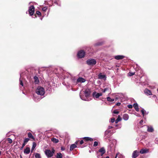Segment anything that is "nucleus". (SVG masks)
<instances>
[{
    "mask_svg": "<svg viewBox=\"0 0 158 158\" xmlns=\"http://www.w3.org/2000/svg\"><path fill=\"white\" fill-rule=\"evenodd\" d=\"M143 120H141L140 122H139V123L140 124H142V123H143Z\"/></svg>",
    "mask_w": 158,
    "mask_h": 158,
    "instance_id": "49",
    "label": "nucleus"
},
{
    "mask_svg": "<svg viewBox=\"0 0 158 158\" xmlns=\"http://www.w3.org/2000/svg\"><path fill=\"white\" fill-rule=\"evenodd\" d=\"M56 158H62V155L60 153H58L57 154Z\"/></svg>",
    "mask_w": 158,
    "mask_h": 158,
    "instance_id": "27",
    "label": "nucleus"
},
{
    "mask_svg": "<svg viewBox=\"0 0 158 158\" xmlns=\"http://www.w3.org/2000/svg\"><path fill=\"white\" fill-rule=\"evenodd\" d=\"M117 156H118V155H116L115 158H117Z\"/></svg>",
    "mask_w": 158,
    "mask_h": 158,
    "instance_id": "53",
    "label": "nucleus"
},
{
    "mask_svg": "<svg viewBox=\"0 0 158 158\" xmlns=\"http://www.w3.org/2000/svg\"><path fill=\"white\" fill-rule=\"evenodd\" d=\"M124 57V56L121 55H118L115 56L114 58L117 60H120L123 59Z\"/></svg>",
    "mask_w": 158,
    "mask_h": 158,
    "instance_id": "17",
    "label": "nucleus"
},
{
    "mask_svg": "<svg viewBox=\"0 0 158 158\" xmlns=\"http://www.w3.org/2000/svg\"><path fill=\"white\" fill-rule=\"evenodd\" d=\"M85 143V141H84H84L82 139L80 142V144H82L84 143L86 144V143Z\"/></svg>",
    "mask_w": 158,
    "mask_h": 158,
    "instance_id": "37",
    "label": "nucleus"
},
{
    "mask_svg": "<svg viewBox=\"0 0 158 158\" xmlns=\"http://www.w3.org/2000/svg\"><path fill=\"white\" fill-rule=\"evenodd\" d=\"M113 128V127L112 126H109L108 127V129H111V128Z\"/></svg>",
    "mask_w": 158,
    "mask_h": 158,
    "instance_id": "46",
    "label": "nucleus"
},
{
    "mask_svg": "<svg viewBox=\"0 0 158 158\" xmlns=\"http://www.w3.org/2000/svg\"><path fill=\"white\" fill-rule=\"evenodd\" d=\"M83 139L84 141H85L86 142V141H92L93 140V139L89 137H84L83 138Z\"/></svg>",
    "mask_w": 158,
    "mask_h": 158,
    "instance_id": "12",
    "label": "nucleus"
},
{
    "mask_svg": "<svg viewBox=\"0 0 158 158\" xmlns=\"http://www.w3.org/2000/svg\"><path fill=\"white\" fill-rule=\"evenodd\" d=\"M113 113L114 114H118L119 113V112L117 110H114L113 111Z\"/></svg>",
    "mask_w": 158,
    "mask_h": 158,
    "instance_id": "42",
    "label": "nucleus"
},
{
    "mask_svg": "<svg viewBox=\"0 0 158 158\" xmlns=\"http://www.w3.org/2000/svg\"><path fill=\"white\" fill-rule=\"evenodd\" d=\"M102 93H98L96 91L94 92L92 94L93 97L94 99L98 98L102 96Z\"/></svg>",
    "mask_w": 158,
    "mask_h": 158,
    "instance_id": "4",
    "label": "nucleus"
},
{
    "mask_svg": "<svg viewBox=\"0 0 158 158\" xmlns=\"http://www.w3.org/2000/svg\"><path fill=\"white\" fill-rule=\"evenodd\" d=\"M30 148H27L24 150V153L28 154L30 152Z\"/></svg>",
    "mask_w": 158,
    "mask_h": 158,
    "instance_id": "20",
    "label": "nucleus"
},
{
    "mask_svg": "<svg viewBox=\"0 0 158 158\" xmlns=\"http://www.w3.org/2000/svg\"><path fill=\"white\" fill-rule=\"evenodd\" d=\"M36 13L38 15H41V13L39 11H37L36 12Z\"/></svg>",
    "mask_w": 158,
    "mask_h": 158,
    "instance_id": "43",
    "label": "nucleus"
},
{
    "mask_svg": "<svg viewBox=\"0 0 158 158\" xmlns=\"http://www.w3.org/2000/svg\"><path fill=\"white\" fill-rule=\"evenodd\" d=\"M98 152L100 153V156H102L105 153L106 150L104 147H102L99 149Z\"/></svg>",
    "mask_w": 158,
    "mask_h": 158,
    "instance_id": "7",
    "label": "nucleus"
},
{
    "mask_svg": "<svg viewBox=\"0 0 158 158\" xmlns=\"http://www.w3.org/2000/svg\"><path fill=\"white\" fill-rule=\"evenodd\" d=\"M55 150L53 148H52V150H46L44 151L45 153L48 158H50L52 157L54 154Z\"/></svg>",
    "mask_w": 158,
    "mask_h": 158,
    "instance_id": "2",
    "label": "nucleus"
},
{
    "mask_svg": "<svg viewBox=\"0 0 158 158\" xmlns=\"http://www.w3.org/2000/svg\"><path fill=\"white\" fill-rule=\"evenodd\" d=\"M1 151H0V155H1Z\"/></svg>",
    "mask_w": 158,
    "mask_h": 158,
    "instance_id": "58",
    "label": "nucleus"
},
{
    "mask_svg": "<svg viewBox=\"0 0 158 158\" xmlns=\"http://www.w3.org/2000/svg\"><path fill=\"white\" fill-rule=\"evenodd\" d=\"M122 120V118L120 117V115H118V118L117 119L115 120V122L116 123H118L121 121Z\"/></svg>",
    "mask_w": 158,
    "mask_h": 158,
    "instance_id": "22",
    "label": "nucleus"
},
{
    "mask_svg": "<svg viewBox=\"0 0 158 158\" xmlns=\"http://www.w3.org/2000/svg\"><path fill=\"white\" fill-rule=\"evenodd\" d=\"M77 141L75 142V144H73L71 145L70 147V151H72L74 149V148H76L77 147V146L75 144H77Z\"/></svg>",
    "mask_w": 158,
    "mask_h": 158,
    "instance_id": "11",
    "label": "nucleus"
},
{
    "mask_svg": "<svg viewBox=\"0 0 158 158\" xmlns=\"http://www.w3.org/2000/svg\"><path fill=\"white\" fill-rule=\"evenodd\" d=\"M36 144L34 142L33 143V146L31 148V151L33 150L34 149V148H35L36 146Z\"/></svg>",
    "mask_w": 158,
    "mask_h": 158,
    "instance_id": "30",
    "label": "nucleus"
},
{
    "mask_svg": "<svg viewBox=\"0 0 158 158\" xmlns=\"http://www.w3.org/2000/svg\"><path fill=\"white\" fill-rule=\"evenodd\" d=\"M35 157L36 158H40V155L39 153H36L35 155Z\"/></svg>",
    "mask_w": 158,
    "mask_h": 158,
    "instance_id": "31",
    "label": "nucleus"
},
{
    "mask_svg": "<svg viewBox=\"0 0 158 158\" xmlns=\"http://www.w3.org/2000/svg\"><path fill=\"white\" fill-rule=\"evenodd\" d=\"M98 77L99 79H103L104 80H105L106 79V76L104 75H102L101 73H100L98 74Z\"/></svg>",
    "mask_w": 158,
    "mask_h": 158,
    "instance_id": "10",
    "label": "nucleus"
},
{
    "mask_svg": "<svg viewBox=\"0 0 158 158\" xmlns=\"http://www.w3.org/2000/svg\"><path fill=\"white\" fill-rule=\"evenodd\" d=\"M107 100L108 101L110 102H113L114 101V98H111L110 97H108L107 98Z\"/></svg>",
    "mask_w": 158,
    "mask_h": 158,
    "instance_id": "26",
    "label": "nucleus"
},
{
    "mask_svg": "<svg viewBox=\"0 0 158 158\" xmlns=\"http://www.w3.org/2000/svg\"><path fill=\"white\" fill-rule=\"evenodd\" d=\"M77 57L78 58H79V52H77Z\"/></svg>",
    "mask_w": 158,
    "mask_h": 158,
    "instance_id": "50",
    "label": "nucleus"
},
{
    "mask_svg": "<svg viewBox=\"0 0 158 158\" xmlns=\"http://www.w3.org/2000/svg\"><path fill=\"white\" fill-rule=\"evenodd\" d=\"M97 158H100V155H98L97 156ZM110 158L108 156H107L106 157H104V158Z\"/></svg>",
    "mask_w": 158,
    "mask_h": 158,
    "instance_id": "45",
    "label": "nucleus"
},
{
    "mask_svg": "<svg viewBox=\"0 0 158 158\" xmlns=\"http://www.w3.org/2000/svg\"><path fill=\"white\" fill-rule=\"evenodd\" d=\"M110 131L108 129L105 131L104 136V138L105 139H106L110 137Z\"/></svg>",
    "mask_w": 158,
    "mask_h": 158,
    "instance_id": "5",
    "label": "nucleus"
},
{
    "mask_svg": "<svg viewBox=\"0 0 158 158\" xmlns=\"http://www.w3.org/2000/svg\"><path fill=\"white\" fill-rule=\"evenodd\" d=\"M148 150L147 149H142L140 151V152L141 154H144L148 152Z\"/></svg>",
    "mask_w": 158,
    "mask_h": 158,
    "instance_id": "19",
    "label": "nucleus"
},
{
    "mask_svg": "<svg viewBox=\"0 0 158 158\" xmlns=\"http://www.w3.org/2000/svg\"><path fill=\"white\" fill-rule=\"evenodd\" d=\"M29 138H25L24 140V143H26L29 140Z\"/></svg>",
    "mask_w": 158,
    "mask_h": 158,
    "instance_id": "33",
    "label": "nucleus"
},
{
    "mask_svg": "<svg viewBox=\"0 0 158 158\" xmlns=\"http://www.w3.org/2000/svg\"><path fill=\"white\" fill-rule=\"evenodd\" d=\"M121 125H120L119 126V127H118V128H121Z\"/></svg>",
    "mask_w": 158,
    "mask_h": 158,
    "instance_id": "52",
    "label": "nucleus"
},
{
    "mask_svg": "<svg viewBox=\"0 0 158 158\" xmlns=\"http://www.w3.org/2000/svg\"><path fill=\"white\" fill-rule=\"evenodd\" d=\"M120 104L121 103L120 102H118L116 104V105L118 106H120Z\"/></svg>",
    "mask_w": 158,
    "mask_h": 158,
    "instance_id": "47",
    "label": "nucleus"
},
{
    "mask_svg": "<svg viewBox=\"0 0 158 158\" xmlns=\"http://www.w3.org/2000/svg\"><path fill=\"white\" fill-rule=\"evenodd\" d=\"M144 93L147 95H150L152 94L151 91L148 89H146L144 90Z\"/></svg>",
    "mask_w": 158,
    "mask_h": 158,
    "instance_id": "13",
    "label": "nucleus"
},
{
    "mask_svg": "<svg viewBox=\"0 0 158 158\" xmlns=\"http://www.w3.org/2000/svg\"><path fill=\"white\" fill-rule=\"evenodd\" d=\"M133 106L137 111H139L138 105L137 103H134L133 105Z\"/></svg>",
    "mask_w": 158,
    "mask_h": 158,
    "instance_id": "18",
    "label": "nucleus"
},
{
    "mask_svg": "<svg viewBox=\"0 0 158 158\" xmlns=\"http://www.w3.org/2000/svg\"><path fill=\"white\" fill-rule=\"evenodd\" d=\"M86 63L89 65H93L96 64V61L94 59H90L87 60Z\"/></svg>",
    "mask_w": 158,
    "mask_h": 158,
    "instance_id": "3",
    "label": "nucleus"
},
{
    "mask_svg": "<svg viewBox=\"0 0 158 158\" xmlns=\"http://www.w3.org/2000/svg\"><path fill=\"white\" fill-rule=\"evenodd\" d=\"M108 90H109V89L108 88H105L104 89H103L102 90V92L103 93H105Z\"/></svg>",
    "mask_w": 158,
    "mask_h": 158,
    "instance_id": "35",
    "label": "nucleus"
},
{
    "mask_svg": "<svg viewBox=\"0 0 158 158\" xmlns=\"http://www.w3.org/2000/svg\"><path fill=\"white\" fill-rule=\"evenodd\" d=\"M135 74V73H129V76H132Z\"/></svg>",
    "mask_w": 158,
    "mask_h": 158,
    "instance_id": "39",
    "label": "nucleus"
},
{
    "mask_svg": "<svg viewBox=\"0 0 158 158\" xmlns=\"http://www.w3.org/2000/svg\"><path fill=\"white\" fill-rule=\"evenodd\" d=\"M36 93L41 96L43 95L45 93L44 88L41 86H39L36 88Z\"/></svg>",
    "mask_w": 158,
    "mask_h": 158,
    "instance_id": "1",
    "label": "nucleus"
},
{
    "mask_svg": "<svg viewBox=\"0 0 158 158\" xmlns=\"http://www.w3.org/2000/svg\"><path fill=\"white\" fill-rule=\"evenodd\" d=\"M141 111L143 116H144V114L145 112V111L144 110V109H142Z\"/></svg>",
    "mask_w": 158,
    "mask_h": 158,
    "instance_id": "34",
    "label": "nucleus"
},
{
    "mask_svg": "<svg viewBox=\"0 0 158 158\" xmlns=\"http://www.w3.org/2000/svg\"><path fill=\"white\" fill-rule=\"evenodd\" d=\"M116 155H118V158H124V156L119 153H118Z\"/></svg>",
    "mask_w": 158,
    "mask_h": 158,
    "instance_id": "28",
    "label": "nucleus"
},
{
    "mask_svg": "<svg viewBox=\"0 0 158 158\" xmlns=\"http://www.w3.org/2000/svg\"><path fill=\"white\" fill-rule=\"evenodd\" d=\"M117 156H118V155H116L115 158H117Z\"/></svg>",
    "mask_w": 158,
    "mask_h": 158,
    "instance_id": "55",
    "label": "nucleus"
},
{
    "mask_svg": "<svg viewBox=\"0 0 158 158\" xmlns=\"http://www.w3.org/2000/svg\"><path fill=\"white\" fill-rule=\"evenodd\" d=\"M118 99V98L116 97V98H115V100H117Z\"/></svg>",
    "mask_w": 158,
    "mask_h": 158,
    "instance_id": "56",
    "label": "nucleus"
},
{
    "mask_svg": "<svg viewBox=\"0 0 158 158\" xmlns=\"http://www.w3.org/2000/svg\"><path fill=\"white\" fill-rule=\"evenodd\" d=\"M81 98V99H82V98L81 97V96H80Z\"/></svg>",
    "mask_w": 158,
    "mask_h": 158,
    "instance_id": "60",
    "label": "nucleus"
},
{
    "mask_svg": "<svg viewBox=\"0 0 158 158\" xmlns=\"http://www.w3.org/2000/svg\"><path fill=\"white\" fill-rule=\"evenodd\" d=\"M7 140L8 141V142L10 143H12V140L10 139V138H8L7 139Z\"/></svg>",
    "mask_w": 158,
    "mask_h": 158,
    "instance_id": "38",
    "label": "nucleus"
},
{
    "mask_svg": "<svg viewBox=\"0 0 158 158\" xmlns=\"http://www.w3.org/2000/svg\"><path fill=\"white\" fill-rule=\"evenodd\" d=\"M61 149L62 151H64L65 150V148H64L63 147H61Z\"/></svg>",
    "mask_w": 158,
    "mask_h": 158,
    "instance_id": "48",
    "label": "nucleus"
},
{
    "mask_svg": "<svg viewBox=\"0 0 158 158\" xmlns=\"http://www.w3.org/2000/svg\"><path fill=\"white\" fill-rule=\"evenodd\" d=\"M116 127L117 126V125H116Z\"/></svg>",
    "mask_w": 158,
    "mask_h": 158,
    "instance_id": "61",
    "label": "nucleus"
},
{
    "mask_svg": "<svg viewBox=\"0 0 158 158\" xmlns=\"http://www.w3.org/2000/svg\"><path fill=\"white\" fill-rule=\"evenodd\" d=\"M48 9V7L47 6H45L42 8V10L44 11H46Z\"/></svg>",
    "mask_w": 158,
    "mask_h": 158,
    "instance_id": "36",
    "label": "nucleus"
},
{
    "mask_svg": "<svg viewBox=\"0 0 158 158\" xmlns=\"http://www.w3.org/2000/svg\"><path fill=\"white\" fill-rule=\"evenodd\" d=\"M157 91H158V89H157Z\"/></svg>",
    "mask_w": 158,
    "mask_h": 158,
    "instance_id": "59",
    "label": "nucleus"
},
{
    "mask_svg": "<svg viewBox=\"0 0 158 158\" xmlns=\"http://www.w3.org/2000/svg\"><path fill=\"white\" fill-rule=\"evenodd\" d=\"M147 131L150 132H153L154 131V129L153 127L152 126H147Z\"/></svg>",
    "mask_w": 158,
    "mask_h": 158,
    "instance_id": "15",
    "label": "nucleus"
},
{
    "mask_svg": "<svg viewBox=\"0 0 158 158\" xmlns=\"http://www.w3.org/2000/svg\"><path fill=\"white\" fill-rule=\"evenodd\" d=\"M98 144V142L97 141H95L94 142V144H93V146L94 147H96Z\"/></svg>",
    "mask_w": 158,
    "mask_h": 158,
    "instance_id": "32",
    "label": "nucleus"
},
{
    "mask_svg": "<svg viewBox=\"0 0 158 158\" xmlns=\"http://www.w3.org/2000/svg\"><path fill=\"white\" fill-rule=\"evenodd\" d=\"M117 156H118V155H116L115 158H117Z\"/></svg>",
    "mask_w": 158,
    "mask_h": 158,
    "instance_id": "54",
    "label": "nucleus"
},
{
    "mask_svg": "<svg viewBox=\"0 0 158 158\" xmlns=\"http://www.w3.org/2000/svg\"><path fill=\"white\" fill-rule=\"evenodd\" d=\"M127 107L130 109H131L132 108V105L131 104L128 105L127 106Z\"/></svg>",
    "mask_w": 158,
    "mask_h": 158,
    "instance_id": "41",
    "label": "nucleus"
},
{
    "mask_svg": "<svg viewBox=\"0 0 158 158\" xmlns=\"http://www.w3.org/2000/svg\"><path fill=\"white\" fill-rule=\"evenodd\" d=\"M51 141L54 143H57L59 142V140L55 138H52L51 139Z\"/></svg>",
    "mask_w": 158,
    "mask_h": 158,
    "instance_id": "23",
    "label": "nucleus"
},
{
    "mask_svg": "<svg viewBox=\"0 0 158 158\" xmlns=\"http://www.w3.org/2000/svg\"><path fill=\"white\" fill-rule=\"evenodd\" d=\"M139 155V152L137 150L134 151L132 154V158H136Z\"/></svg>",
    "mask_w": 158,
    "mask_h": 158,
    "instance_id": "8",
    "label": "nucleus"
},
{
    "mask_svg": "<svg viewBox=\"0 0 158 158\" xmlns=\"http://www.w3.org/2000/svg\"><path fill=\"white\" fill-rule=\"evenodd\" d=\"M85 54V52L83 50H80V58L84 57Z\"/></svg>",
    "mask_w": 158,
    "mask_h": 158,
    "instance_id": "9",
    "label": "nucleus"
},
{
    "mask_svg": "<svg viewBox=\"0 0 158 158\" xmlns=\"http://www.w3.org/2000/svg\"><path fill=\"white\" fill-rule=\"evenodd\" d=\"M85 81H86V80L85 79L83 78L80 77V78H79L80 83H84V82H85Z\"/></svg>",
    "mask_w": 158,
    "mask_h": 158,
    "instance_id": "25",
    "label": "nucleus"
},
{
    "mask_svg": "<svg viewBox=\"0 0 158 158\" xmlns=\"http://www.w3.org/2000/svg\"><path fill=\"white\" fill-rule=\"evenodd\" d=\"M123 118L124 120L127 121L128 119L129 116L128 114H125L123 115Z\"/></svg>",
    "mask_w": 158,
    "mask_h": 158,
    "instance_id": "16",
    "label": "nucleus"
},
{
    "mask_svg": "<svg viewBox=\"0 0 158 158\" xmlns=\"http://www.w3.org/2000/svg\"><path fill=\"white\" fill-rule=\"evenodd\" d=\"M28 137L30 138L34 139L33 136L32 135V134L31 133H29L28 134Z\"/></svg>",
    "mask_w": 158,
    "mask_h": 158,
    "instance_id": "29",
    "label": "nucleus"
},
{
    "mask_svg": "<svg viewBox=\"0 0 158 158\" xmlns=\"http://www.w3.org/2000/svg\"><path fill=\"white\" fill-rule=\"evenodd\" d=\"M35 11V7L33 6H31L29 9V12L30 15H33Z\"/></svg>",
    "mask_w": 158,
    "mask_h": 158,
    "instance_id": "6",
    "label": "nucleus"
},
{
    "mask_svg": "<svg viewBox=\"0 0 158 158\" xmlns=\"http://www.w3.org/2000/svg\"><path fill=\"white\" fill-rule=\"evenodd\" d=\"M85 100L86 101L87 100L86 99H85Z\"/></svg>",
    "mask_w": 158,
    "mask_h": 158,
    "instance_id": "62",
    "label": "nucleus"
},
{
    "mask_svg": "<svg viewBox=\"0 0 158 158\" xmlns=\"http://www.w3.org/2000/svg\"><path fill=\"white\" fill-rule=\"evenodd\" d=\"M26 144V143H24L23 142V145H22V147H24V146Z\"/></svg>",
    "mask_w": 158,
    "mask_h": 158,
    "instance_id": "51",
    "label": "nucleus"
},
{
    "mask_svg": "<svg viewBox=\"0 0 158 158\" xmlns=\"http://www.w3.org/2000/svg\"><path fill=\"white\" fill-rule=\"evenodd\" d=\"M34 82L36 84H38L39 82L38 78L36 76L34 77Z\"/></svg>",
    "mask_w": 158,
    "mask_h": 158,
    "instance_id": "21",
    "label": "nucleus"
},
{
    "mask_svg": "<svg viewBox=\"0 0 158 158\" xmlns=\"http://www.w3.org/2000/svg\"><path fill=\"white\" fill-rule=\"evenodd\" d=\"M115 121V118H112L111 119H110V122H111V123H114V121Z\"/></svg>",
    "mask_w": 158,
    "mask_h": 158,
    "instance_id": "40",
    "label": "nucleus"
},
{
    "mask_svg": "<svg viewBox=\"0 0 158 158\" xmlns=\"http://www.w3.org/2000/svg\"><path fill=\"white\" fill-rule=\"evenodd\" d=\"M19 81L20 82V85H22V86H23V83L22 81V80L20 79V78L19 79Z\"/></svg>",
    "mask_w": 158,
    "mask_h": 158,
    "instance_id": "44",
    "label": "nucleus"
},
{
    "mask_svg": "<svg viewBox=\"0 0 158 158\" xmlns=\"http://www.w3.org/2000/svg\"><path fill=\"white\" fill-rule=\"evenodd\" d=\"M90 94V91L88 89L85 90L84 92L85 95L86 97H88L89 95Z\"/></svg>",
    "mask_w": 158,
    "mask_h": 158,
    "instance_id": "14",
    "label": "nucleus"
},
{
    "mask_svg": "<svg viewBox=\"0 0 158 158\" xmlns=\"http://www.w3.org/2000/svg\"><path fill=\"white\" fill-rule=\"evenodd\" d=\"M73 83L74 85H75L79 82V78H78L77 80L74 79L72 80Z\"/></svg>",
    "mask_w": 158,
    "mask_h": 158,
    "instance_id": "24",
    "label": "nucleus"
},
{
    "mask_svg": "<svg viewBox=\"0 0 158 158\" xmlns=\"http://www.w3.org/2000/svg\"><path fill=\"white\" fill-rule=\"evenodd\" d=\"M89 153H91V150H89Z\"/></svg>",
    "mask_w": 158,
    "mask_h": 158,
    "instance_id": "57",
    "label": "nucleus"
}]
</instances>
